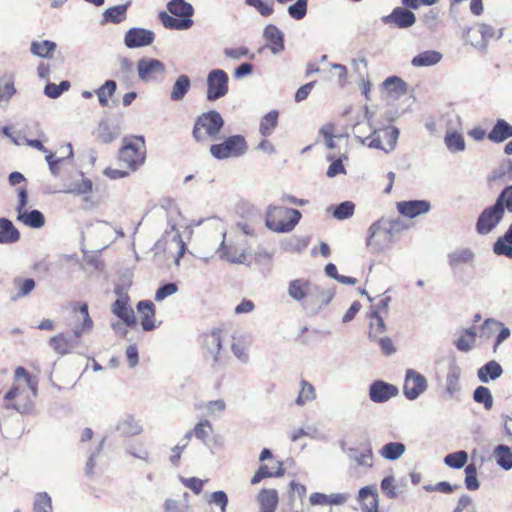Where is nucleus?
<instances>
[{
  "mask_svg": "<svg viewBox=\"0 0 512 512\" xmlns=\"http://www.w3.org/2000/svg\"><path fill=\"white\" fill-rule=\"evenodd\" d=\"M71 315L74 319L72 334L60 332L48 341L51 349L61 356L72 353L79 346L82 336L93 328V320L89 315L87 303L73 305Z\"/></svg>",
  "mask_w": 512,
  "mask_h": 512,
  "instance_id": "nucleus-1",
  "label": "nucleus"
},
{
  "mask_svg": "<svg viewBox=\"0 0 512 512\" xmlns=\"http://www.w3.org/2000/svg\"><path fill=\"white\" fill-rule=\"evenodd\" d=\"M404 229L405 225L400 220H379L369 229L367 246L373 252H379L389 247Z\"/></svg>",
  "mask_w": 512,
  "mask_h": 512,
  "instance_id": "nucleus-2",
  "label": "nucleus"
},
{
  "mask_svg": "<svg viewBox=\"0 0 512 512\" xmlns=\"http://www.w3.org/2000/svg\"><path fill=\"white\" fill-rule=\"evenodd\" d=\"M146 142L143 136L130 135L122 140V145L118 151V160L129 171L135 172L146 161Z\"/></svg>",
  "mask_w": 512,
  "mask_h": 512,
  "instance_id": "nucleus-3",
  "label": "nucleus"
},
{
  "mask_svg": "<svg viewBox=\"0 0 512 512\" xmlns=\"http://www.w3.org/2000/svg\"><path fill=\"white\" fill-rule=\"evenodd\" d=\"M167 10L159 13V19L163 26L171 30H187L192 27L194 9L184 0H171L167 4Z\"/></svg>",
  "mask_w": 512,
  "mask_h": 512,
  "instance_id": "nucleus-4",
  "label": "nucleus"
},
{
  "mask_svg": "<svg viewBox=\"0 0 512 512\" xmlns=\"http://www.w3.org/2000/svg\"><path fill=\"white\" fill-rule=\"evenodd\" d=\"M300 211L284 206L270 205L266 211V226L275 232H290L301 219Z\"/></svg>",
  "mask_w": 512,
  "mask_h": 512,
  "instance_id": "nucleus-5",
  "label": "nucleus"
},
{
  "mask_svg": "<svg viewBox=\"0 0 512 512\" xmlns=\"http://www.w3.org/2000/svg\"><path fill=\"white\" fill-rule=\"evenodd\" d=\"M224 126L219 112L212 110L197 117L192 130L196 142L207 143L217 139Z\"/></svg>",
  "mask_w": 512,
  "mask_h": 512,
  "instance_id": "nucleus-6",
  "label": "nucleus"
},
{
  "mask_svg": "<svg viewBox=\"0 0 512 512\" xmlns=\"http://www.w3.org/2000/svg\"><path fill=\"white\" fill-rule=\"evenodd\" d=\"M223 333V328H214L209 332L203 333L199 337L200 354L202 360L213 371H216L220 365Z\"/></svg>",
  "mask_w": 512,
  "mask_h": 512,
  "instance_id": "nucleus-7",
  "label": "nucleus"
},
{
  "mask_svg": "<svg viewBox=\"0 0 512 512\" xmlns=\"http://www.w3.org/2000/svg\"><path fill=\"white\" fill-rule=\"evenodd\" d=\"M247 150V143L243 136L233 135L227 137L223 142L210 146L211 155L223 160L227 158L239 157Z\"/></svg>",
  "mask_w": 512,
  "mask_h": 512,
  "instance_id": "nucleus-8",
  "label": "nucleus"
},
{
  "mask_svg": "<svg viewBox=\"0 0 512 512\" xmlns=\"http://www.w3.org/2000/svg\"><path fill=\"white\" fill-rule=\"evenodd\" d=\"M504 214V207L496 201L480 213L476 222V231L480 235L490 233L502 221Z\"/></svg>",
  "mask_w": 512,
  "mask_h": 512,
  "instance_id": "nucleus-9",
  "label": "nucleus"
},
{
  "mask_svg": "<svg viewBox=\"0 0 512 512\" xmlns=\"http://www.w3.org/2000/svg\"><path fill=\"white\" fill-rule=\"evenodd\" d=\"M228 93V75L224 70H212L207 77V99L215 101Z\"/></svg>",
  "mask_w": 512,
  "mask_h": 512,
  "instance_id": "nucleus-10",
  "label": "nucleus"
},
{
  "mask_svg": "<svg viewBox=\"0 0 512 512\" xmlns=\"http://www.w3.org/2000/svg\"><path fill=\"white\" fill-rule=\"evenodd\" d=\"M496 333L498 334L493 346L494 352H496L499 345L510 336V330L498 320L491 318L486 319L480 328L479 337L483 340H489Z\"/></svg>",
  "mask_w": 512,
  "mask_h": 512,
  "instance_id": "nucleus-11",
  "label": "nucleus"
},
{
  "mask_svg": "<svg viewBox=\"0 0 512 512\" xmlns=\"http://www.w3.org/2000/svg\"><path fill=\"white\" fill-rule=\"evenodd\" d=\"M426 388L427 381L422 374L411 369L407 371L403 391L408 399H416Z\"/></svg>",
  "mask_w": 512,
  "mask_h": 512,
  "instance_id": "nucleus-12",
  "label": "nucleus"
},
{
  "mask_svg": "<svg viewBox=\"0 0 512 512\" xmlns=\"http://www.w3.org/2000/svg\"><path fill=\"white\" fill-rule=\"evenodd\" d=\"M318 292L319 288L309 279L305 278L294 279L288 286L289 296L299 302Z\"/></svg>",
  "mask_w": 512,
  "mask_h": 512,
  "instance_id": "nucleus-13",
  "label": "nucleus"
},
{
  "mask_svg": "<svg viewBox=\"0 0 512 512\" xmlns=\"http://www.w3.org/2000/svg\"><path fill=\"white\" fill-rule=\"evenodd\" d=\"M137 69L138 75L143 81L154 80L165 72L164 64L157 59L151 58H144L139 60Z\"/></svg>",
  "mask_w": 512,
  "mask_h": 512,
  "instance_id": "nucleus-14",
  "label": "nucleus"
},
{
  "mask_svg": "<svg viewBox=\"0 0 512 512\" xmlns=\"http://www.w3.org/2000/svg\"><path fill=\"white\" fill-rule=\"evenodd\" d=\"M383 22L403 29L414 25L416 22V16L411 10H409V8H406L405 6L396 7L393 9L391 14L383 18Z\"/></svg>",
  "mask_w": 512,
  "mask_h": 512,
  "instance_id": "nucleus-15",
  "label": "nucleus"
},
{
  "mask_svg": "<svg viewBox=\"0 0 512 512\" xmlns=\"http://www.w3.org/2000/svg\"><path fill=\"white\" fill-rule=\"evenodd\" d=\"M129 301L130 298L127 294H121L113 303L112 312L127 326H134L136 324V318Z\"/></svg>",
  "mask_w": 512,
  "mask_h": 512,
  "instance_id": "nucleus-16",
  "label": "nucleus"
},
{
  "mask_svg": "<svg viewBox=\"0 0 512 512\" xmlns=\"http://www.w3.org/2000/svg\"><path fill=\"white\" fill-rule=\"evenodd\" d=\"M155 39L152 31L143 28H132L125 35V45L129 48L150 45Z\"/></svg>",
  "mask_w": 512,
  "mask_h": 512,
  "instance_id": "nucleus-17",
  "label": "nucleus"
},
{
  "mask_svg": "<svg viewBox=\"0 0 512 512\" xmlns=\"http://www.w3.org/2000/svg\"><path fill=\"white\" fill-rule=\"evenodd\" d=\"M137 311L141 317V326L144 331L154 330L156 325V308L152 301L142 300L137 304Z\"/></svg>",
  "mask_w": 512,
  "mask_h": 512,
  "instance_id": "nucleus-18",
  "label": "nucleus"
},
{
  "mask_svg": "<svg viewBox=\"0 0 512 512\" xmlns=\"http://www.w3.org/2000/svg\"><path fill=\"white\" fill-rule=\"evenodd\" d=\"M397 393L398 389L394 385L383 381L374 382L369 391L370 399L376 403L388 401L390 398L396 396Z\"/></svg>",
  "mask_w": 512,
  "mask_h": 512,
  "instance_id": "nucleus-19",
  "label": "nucleus"
},
{
  "mask_svg": "<svg viewBox=\"0 0 512 512\" xmlns=\"http://www.w3.org/2000/svg\"><path fill=\"white\" fill-rule=\"evenodd\" d=\"M283 463L279 460L272 461L271 465L261 464L254 476L251 478V484L256 485L265 478L280 477L284 474Z\"/></svg>",
  "mask_w": 512,
  "mask_h": 512,
  "instance_id": "nucleus-20",
  "label": "nucleus"
},
{
  "mask_svg": "<svg viewBox=\"0 0 512 512\" xmlns=\"http://www.w3.org/2000/svg\"><path fill=\"white\" fill-rule=\"evenodd\" d=\"M430 207V203L425 200L402 201L397 204L399 213L409 218L427 213Z\"/></svg>",
  "mask_w": 512,
  "mask_h": 512,
  "instance_id": "nucleus-21",
  "label": "nucleus"
},
{
  "mask_svg": "<svg viewBox=\"0 0 512 512\" xmlns=\"http://www.w3.org/2000/svg\"><path fill=\"white\" fill-rule=\"evenodd\" d=\"M259 512H275L279 503L278 492L275 489H261L258 493Z\"/></svg>",
  "mask_w": 512,
  "mask_h": 512,
  "instance_id": "nucleus-22",
  "label": "nucleus"
},
{
  "mask_svg": "<svg viewBox=\"0 0 512 512\" xmlns=\"http://www.w3.org/2000/svg\"><path fill=\"white\" fill-rule=\"evenodd\" d=\"M263 36L268 42L272 53L277 54L284 49L283 33L275 25H267L264 29Z\"/></svg>",
  "mask_w": 512,
  "mask_h": 512,
  "instance_id": "nucleus-23",
  "label": "nucleus"
},
{
  "mask_svg": "<svg viewBox=\"0 0 512 512\" xmlns=\"http://www.w3.org/2000/svg\"><path fill=\"white\" fill-rule=\"evenodd\" d=\"M512 137V125L504 119H498L487 138L493 143H502Z\"/></svg>",
  "mask_w": 512,
  "mask_h": 512,
  "instance_id": "nucleus-24",
  "label": "nucleus"
},
{
  "mask_svg": "<svg viewBox=\"0 0 512 512\" xmlns=\"http://www.w3.org/2000/svg\"><path fill=\"white\" fill-rule=\"evenodd\" d=\"M358 498L363 512H378V495L371 487L361 488Z\"/></svg>",
  "mask_w": 512,
  "mask_h": 512,
  "instance_id": "nucleus-25",
  "label": "nucleus"
},
{
  "mask_svg": "<svg viewBox=\"0 0 512 512\" xmlns=\"http://www.w3.org/2000/svg\"><path fill=\"white\" fill-rule=\"evenodd\" d=\"M20 238V232L7 218H0V243H15Z\"/></svg>",
  "mask_w": 512,
  "mask_h": 512,
  "instance_id": "nucleus-26",
  "label": "nucleus"
},
{
  "mask_svg": "<svg viewBox=\"0 0 512 512\" xmlns=\"http://www.w3.org/2000/svg\"><path fill=\"white\" fill-rule=\"evenodd\" d=\"M17 220L31 228H41L45 224L44 215L39 210H23L18 213Z\"/></svg>",
  "mask_w": 512,
  "mask_h": 512,
  "instance_id": "nucleus-27",
  "label": "nucleus"
},
{
  "mask_svg": "<svg viewBox=\"0 0 512 512\" xmlns=\"http://www.w3.org/2000/svg\"><path fill=\"white\" fill-rule=\"evenodd\" d=\"M502 373L503 369L501 365L498 362L491 360L478 370V378L481 382L486 383L489 379H497L502 375Z\"/></svg>",
  "mask_w": 512,
  "mask_h": 512,
  "instance_id": "nucleus-28",
  "label": "nucleus"
},
{
  "mask_svg": "<svg viewBox=\"0 0 512 512\" xmlns=\"http://www.w3.org/2000/svg\"><path fill=\"white\" fill-rule=\"evenodd\" d=\"M56 43L50 40L33 41L30 51L33 55L41 58H51L56 50Z\"/></svg>",
  "mask_w": 512,
  "mask_h": 512,
  "instance_id": "nucleus-29",
  "label": "nucleus"
},
{
  "mask_svg": "<svg viewBox=\"0 0 512 512\" xmlns=\"http://www.w3.org/2000/svg\"><path fill=\"white\" fill-rule=\"evenodd\" d=\"M478 32L481 35V41L475 44V47L485 49L491 40L499 39L502 36L500 30H496L492 25L482 23L478 26Z\"/></svg>",
  "mask_w": 512,
  "mask_h": 512,
  "instance_id": "nucleus-30",
  "label": "nucleus"
},
{
  "mask_svg": "<svg viewBox=\"0 0 512 512\" xmlns=\"http://www.w3.org/2000/svg\"><path fill=\"white\" fill-rule=\"evenodd\" d=\"M477 333L474 328L461 331L459 338L455 341L456 348L461 352L470 351L476 342Z\"/></svg>",
  "mask_w": 512,
  "mask_h": 512,
  "instance_id": "nucleus-31",
  "label": "nucleus"
},
{
  "mask_svg": "<svg viewBox=\"0 0 512 512\" xmlns=\"http://www.w3.org/2000/svg\"><path fill=\"white\" fill-rule=\"evenodd\" d=\"M441 58V53L433 50H427L416 55L412 59V65L415 67L431 66L437 64Z\"/></svg>",
  "mask_w": 512,
  "mask_h": 512,
  "instance_id": "nucleus-32",
  "label": "nucleus"
},
{
  "mask_svg": "<svg viewBox=\"0 0 512 512\" xmlns=\"http://www.w3.org/2000/svg\"><path fill=\"white\" fill-rule=\"evenodd\" d=\"M383 87L387 94L393 97L403 95L407 90L406 83L397 76L388 77L383 82Z\"/></svg>",
  "mask_w": 512,
  "mask_h": 512,
  "instance_id": "nucleus-33",
  "label": "nucleus"
},
{
  "mask_svg": "<svg viewBox=\"0 0 512 512\" xmlns=\"http://www.w3.org/2000/svg\"><path fill=\"white\" fill-rule=\"evenodd\" d=\"M191 86L187 75H180L172 87L170 98L173 101H180L184 98Z\"/></svg>",
  "mask_w": 512,
  "mask_h": 512,
  "instance_id": "nucleus-34",
  "label": "nucleus"
},
{
  "mask_svg": "<svg viewBox=\"0 0 512 512\" xmlns=\"http://www.w3.org/2000/svg\"><path fill=\"white\" fill-rule=\"evenodd\" d=\"M212 432V425L208 420H201L197 423L193 430L188 431L184 439L187 443L191 440L192 436H195L201 441H205Z\"/></svg>",
  "mask_w": 512,
  "mask_h": 512,
  "instance_id": "nucleus-35",
  "label": "nucleus"
},
{
  "mask_svg": "<svg viewBox=\"0 0 512 512\" xmlns=\"http://www.w3.org/2000/svg\"><path fill=\"white\" fill-rule=\"evenodd\" d=\"M444 142L450 152H460L465 149L463 135L456 130L447 131Z\"/></svg>",
  "mask_w": 512,
  "mask_h": 512,
  "instance_id": "nucleus-36",
  "label": "nucleus"
},
{
  "mask_svg": "<svg viewBox=\"0 0 512 512\" xmlns=\"http://www.w3.org/2000/svg\"><path fill=\"white\" fill-rule=\"evenodd\" d=\"M316 398V391L314 386L305 379L300 381V391L295 400L298 406H304L306 403L313 401Z\"/></svg>",
  "mask_w": 512,
  "mask_h": 512,
  "instance_id": "nucleus-37",
  "label": "nucleus"
},
{
  "mask_svg": "<svg viewBox=\"0 0 512 512\" xmlns=\"http://www.w3.org/2000/svg\"><path fill=\"white\" fill-rule=\"evenodd\" d=\"M369 338L373 341L378 339V336L385 332L386 326L384 320L377 311H373L369 315Z\"/></svg>",
  "mask_w": 512,
  "mask_h": 512,
  "instance_id": "nucleus-38",
  "label": "nucleus"
},
{
  "mask_svg": "<svg viewBox=\"0 0 512 512\" xmlns=\"http://www.w3.org/2000/svg\"><path fill=\"white\" fill-rule=\"evenodd\" d=\"M116 82L113 80H107L101 87H99L95 93L98 97L99 104L102 107H107L109 104V98H111L116 92Z\"/></svg>",
  "mask_w": 512,
  "mask_h": 512,
  "instance_id": "nucleus-39",
  "label": "nucleus"
},
{
  "mask_svg": "<svg viewBox=\"0 0 512 512\" xmlns=\"http://www.w3.org/2000/svg\"><path fill=\"white\" fill-rule=\"evenodd\" d=\"M405 452V445L400 442H390L379 451L380 455L388 460H396Z\"/></svg>",
  "mask_w": 512,
  "mask_h": 512,
  "instance_id": "nucleus-40",
  "label": "nucleus"
},
{
  "mask_svg": "<svg viewBox=\"0 0 512 512\" xmlns=\"http://www.w3.org/2000/svg\"><path fill=\"white\" fill-rule=\"evenodd\" d=\"M497 464L505 470L512 468V451L508 446L499 445L494 451Z\"/></svg>",
  "mask_w": 512,
  "mask_h": 512,
  "instance_id": "nucleus-41",
  "label": "nucleus"
},
{
  "mask_svg": "<svg viewBox=\"0 0 512 512\" xmlns=\"http://www.w3.org/2000/svg\"><path fill=\"white\" fill-rule=\"evenodd\" d=\"M245 4L253 7L263 17L274 13V0H245Z\"/></svg>",
  "mask_w": 512,
  "mask_h": 512,
  "instance_id": "nucleus-42",
  "label": "nucleus"
},
{
  "mask_svg": "<svg viewBox=\"0 0 512 512\" xmlns=\"http://www.w3.org/2000/svg\"><path fill=\"white\" fill-rule=\"evenodd\" d=\"M119 429L126 435H138L142 431V425L134 416H127L119 424Z\"/></svg>",
  "mask_w": 512,
  "mask_h": 512,
  "instance_id": "nucleus-43",
  "label": "nucleus"
},
{
  "mask_svg": "<svg viewBox=\"0 0 512 512\" xmlns=\"http://www.w3.org/2000/svg\"><path fill=\"white\" fill-rule=\"evenodd\" d=\"M15 92L14 78L11 75L0 77V102L8 101Z\"/></svg>",
  "mask_w": 512,
  "mask_h": 512,
  "instance_id": "nucleus-44",
  "label": "nucleus"
},
{
  "mask_svg": "<svg viewBox=\"0 0 512 512\" xmlns=\"http://www.w3.org/2000/svg\"><path fill=\"white\" fill-rule=\"evenodd\" d=\"M468 461V454L466 451H457L454 453H450L445 456L444 463L454 469H460L466 465Z\"/></svg>",
  "mask_w": 512,
  "mask_h": 512,
  "instance_id": "nucleus-45",
  "label": "nucleus"
},
{
  "mask_svg": "<svg viewBox=\"0 0 512 512\" xmlns=\"http://www.w3.org/2000/svg\"><path fill=\"white\" fill-rule=\"evenodd\" d=\"M278 123V112L270 111L261 120L260 133L263 136H269Z\"/></svg>",
  "mask_w": 512,
  "mask_h": 512,
  "instance_id": "nucleus-46",
  "label": "nucleus"
},
{
  "mask_svg": "<svg viewBox=\"0 0 512 512\" xmlns=\"http://www.w3.org/2000/svg\"><path fill=\"white\" fill-rule=\"evenodd\" d=\"M13 284L17 290V298L27 296L35 288V281L31 278L16 277Z\"/></svg>",
  "mask_w": 512,
  "mask_h": 512,
  "instance_id": "nucleus-47",
  "label": "nucleus"
},
{
  "mask_svg": "<svg viewBox=\"0 0 512 512\" xmlns=\"http://www.w3.org/2000/svg\"><path fill=\"white\" fill-rule=\"evenodd\" d=\"M473 398L476 402L482 403L486 409L492 408L493 398L490 390L487 387H477L474 391Z\"/></svg>",
  "mask_w": 512,
  "mask_h": 512,
  "instance_id": "nucleus-48",
  "label": "nucleus"
},
{
  "mask_svg": "<svg viewBox=\"0 0 512 512\" xmlns=\"http://www.w3.org/2000/svg\"><path fill=\"white\" fill-rule=\"evenodd\" d=\"M465 485L468 490H477L480 486L477 479V467L471 463L465 467Z\"/></svg>",
  "mask_w": 512,
  "mask_h": 512,
  "instance_id": "nucleus-49",
  "label": "nucleus"
},
{
  "mask_svg": "<svg viewBox=\"0 0 512 512\" xmlns=\"http://www.w3.org/2000/svg\"><path fill=\"white\" fill-rule=\"evenodd\" d=\"M493 251L497 255H504L508 258H512V242L507 239V235L497 239L494 243Z\"/></svg>",
  "mask_w": 512,
  "mask_h": 512,
  "instance_id": "nucleus-50",
  "label": "nucleus"
},
{
  "mask_svg": "<svg viewBox=\"0 0 512 512\" xmlns=\"http://www.w3.org/2000/svg\"><path fill=\"white\" fill-rule=\"evenodd\" d=\"M460 370L457 367H453L447 374L446 388L449 394H454L460 389Z\"/></svg>",
  "mask_w": 512,
  "mask_h": 512,
  "instance_id": "nucleus-51",
  "label": "nucleus"
},
{
  "mask_svg": "<svg viewBox=\"0 0 512 512\" xmlns=\"http://www.w3.org/2000/svg\"><path fill=\"white\" fill-rule=\"evenodd\" d=\"M355 205L351 201L340 203L334 210L333 215L336 219L344 220L350 218L354 214Z\"/></svg>",
  "mask_w": 512,
  "mask_h": 512,
  "instance_id": "nucleus-52",
  "label": "nucleus"
},
{
  "mask_svg": "<svg viewBox=\"0 0 512 512\" xmlns=\"http://www.w3.org/2000/svg\"><path fill=\"white\" fill-rule=\"evenodd\" d=\"M14 378L16 381L24 380L28 387L32 390V393L35 395L37 391V383L33 379L32 375L22 366H19L15 369Z\"/></svg>",
  "mask_w": 512,
  "mask_h": 512,
  "instance_id": "nucleus-53",
  "label": "nucleus"
},
{
  "mask_svg": "<svg viewBox=\"0 0 512 512\" xmlns=\"http://www.w3.org/2000/svg\"><path fill=\"white\" fill-rule=\"evenodd\" d=\"M34 512H51L52 511V502L51 498L47 493H39L37 494L33 506Z\"/></svg>",
  "mask_w": 512,
  "mask_h": 512,
  "instance_id": "nucleus-54",
  "label": "nucleus"
},
{
  "mask_svg": "<svg viewBox=\"0 0 512 512\" xmlns=\"http://www.w3.org/2000/svg\"><path fill=\"white\" fill-rule=\"evenodd\" d=\"M126 6L118 5L106 10L105 17L113 23H120L126 18Z\"/></svg>",
  "mask_w": 512,
  "mask_h": 512,
  "instance_id": "nucleus-55",
  "label": "nucleus"
},
{
  "mask_svg": "<svg viewBox=\"0 0 512 512\" xmlns=\"http://www.w3.org/2000/svg\"><path fill=\"white\" fill-rule=\"evenodd\" d=\"M69 88V81H62L59 85L55 83H48L45 86L44 92L45 95H47L48 97L55 99L59 97L64 91H67Z\"/></svg>",
  "mask_w": 512,
  "mask_h": 512,
  "instance_id": "nucleus-56",
  "label": "nucleus"
},
{
  "mask_svg": "<svg viewBox=\"0 0 512 512\" xmlns=\"http://www.w3.org/2000/svg\"><path fill=\"white\" fill-rule=\"evenodd\" d=\"M289 15L295 20H301L307 13V0H297L288 7Z\"/></svg>",
  "mask_w": 512,
  "mask_h": 512,
  "instance_id": "nucleus-57",
  "label": "nucleus"
},
{
  "mask_svg": "<svg viewBox=\"0 0 512 512\" xmlns=\"http://www.w3.org/2000/svg\"><path fill=\"white\" fill-rule=\"evenodd\" d=\"M504 178L512 179V160L507 161L506 168L501 167L494 170L489 177V182H495Z\"/></svg>",
  "mask_w": 512,
  "mask_h": 512,
  "instance_id": "nucleus-58",
  "label": "nucleus"
},
{
  "mask_svg": "<svg viewBox=\"0 0 512 512\" xmlns=\"http://www.w3.org/2000/svg\"><path fill=\"white\" fill-rule=\"evenodd\" d=\"M97 137L102 143H110L116 139L117 134L110 129L107 123H101L98 127Z\"/></svg>",
  "mask_w": 512,
  "mask_h": 512,
  "instance_id": "nucleus-59",
  "label": "nucleus"
},
{
  "mask_svg": "<svg viewBox=\"0 0 512 512\" xmlns=\"http://www.w3.org/2000/svg\"><path fill=\"white\" fill-rule=\"evenodd\" d=\"M496 201L500 203L501 207H504V210L507 209L512 213V185L504 188Z\"/></svg>",
  "mask_w": 512,
  "mask_h": 512,
  "instance_id": "nucleus-60",
  "label": "nucleus"
},
{
  "mask_svg": "<svg viewBox=\"0 0 512 512\" xmlns=\"http://www.w3.org/2000/svg\"><path fill=\"white\" fill-rule=\"evenodd\" d=\"M180 481L185 487L192 490L195 494H199L202 492L204 484L206 482V481L201 480L196 477H190V478L181 477Z\"/></svg>",
  "mask_w": 512,
  "mask_h": 512,
  "instance_id": "nucleus-61",
  "label": "nucleus"
},
{
  "mask_svg": "<svg viewBox=\"0 0 512 512\" xmlns=\"http://www.w3.org/2000/svg\"><path fill=\"white\" fill-rule=\"evenodd\" d=\"M381 489L388 498H396L398 495L396 490L395 479L392 476L385 477L382 480Z\"/></svg>",
  "mask_w": 512,
  "mask_h": 512,
  "instance_id": "nucleus-62",
  "label": "nucleus"
},
{
  "mask_svg": "<svg viewBox=\"0 0 512 512\" xmlns=\"http://www.w3.org/2000/svg\"><path fill=\"white\" fill-rule=\"evenodd\" d=\"M178 287L175 283H167L161 286L155 293V300L160 302L164 300L166 297H169L176 293Z\"/></svg>",
  "mask_w": 512,
  "mask_h": 512,
  "instance_id": "nucleus-63",
  "label": "nucleus"
},
{
  "mask_svg": "<svg viewBox=\"0 0 512 512\" xmlns=\"http://www.w3.org/2000/svg\"><path fill=\"white\" fill-rule=\"evenodd\" d=\"M453 512H476L472 498L468 495H462Z\"/></svg>",
  "mask_w": 512,
  "mask_h": 512,
  "instance_id": "nucleus-64",
  "label": "nucleus"
}]
</instances>
